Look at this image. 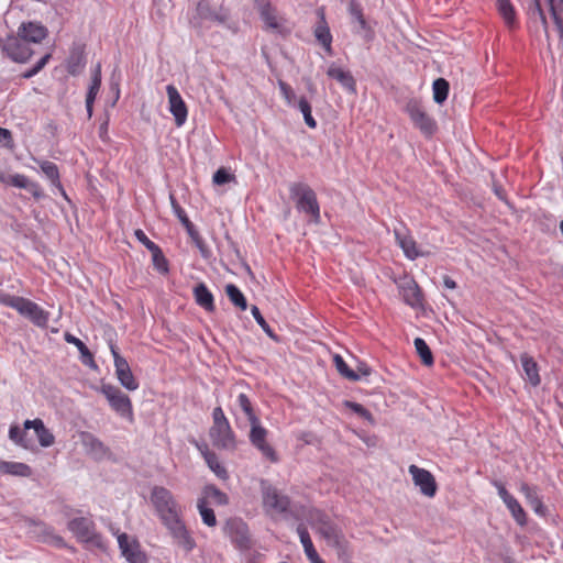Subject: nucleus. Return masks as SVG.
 I'll list each match as a JSON object with an SVG mask.
<instances>
[{"instance_id": "obj_63", "label": "nucleus", "mask_w": 563, "mask_h": 563, "mask_svg": "<svg viewBox=\"0 0 563 563\" xmlns=\"http://www.w3.org/2000/svg\"><path fill=\"white\" fill-rule=\"evenodd\" d=\"M347 12L351 18H355L363 12V8L357 0H347Z\"/></svg>"}, {"instance_id": "obj_23", "label": "nucleus", "mask_w": 563, "mask_h": 563, "mask_svg": "<svg viewBox=\"0 0 563 563\" xmlns=\"http://www.w3.org/2000/svg\"><path fill=\"white\" fill-rule=\"evenodd\" d=\"M119 548L130 563H143L144 555L140 552L139 545L134 540H130L126 533L118 534Z\"/></svg>"}, {"instance_id": "obj_42", "label": "nucleus", "mask_w": 563, "mask_h": 563, "mask_svg": "<svg viewBox=\"0 0 563 563\" xmlns=\"http://www.w3.org/2000/svg\"><path fill=\"white\" fill-rule=\"evenodd\" d=\"M504 504L506 505V507L510 511L512 518L515 519V521L518 525L525 526L527 523L526 511L523 510V508L521 507V505L515 497L510 498L509 500H507Z\"/></svg>"}, {"instance_id": "obj_25", "label": "nucleus", "mask_w": 563, "mask_h": 563, "mask_svg": "<svg viewBox=\"0 0 563 563\" xmlns=\"http://www.w3.org/2000/svg\"><path fill=\"white\" fill-rule=\"evenodd\" d=\"M101 86V64L98 63L91 73V82L88 87L87 96H86V110L88 118L92 117L93 112V102L96 97L100 90Z\"/></svg>"}, {"instance_id": "obj_4", "label": "nucleus", "mask_w": 563, "mask_h": 563, "mask_svg": "<svg viewBox=\"0 0 563 563\" xmlns=\"http://www.w3.org/2000/svg\"><path fill=\"white\" fill-rule=\"evenodd\" d=\"M261 493L263 508L271 517L289 511L290 498L265 479L261 481Z\"/></svg>"}, {"instance_id": "obj_50", "label": "nucleus", "mask_w": 563, "mask_h": 563, "mask_svg": "<svg viewBox=\"0 0 563 563\" xmlns=\"http://www.w3.org/2000/svg\"><path fill=\"white\" fill-rule=\"evenodd\" d=\"M186 231H187L188 235L190 236L191 241L194 242V244L200 251L201 255L203 257H208L209 250H208L203 239L201 238L199 232L196 230L195 225L192 223L187 225Z\"/></svg>"}, {"instance_id": "obj_28", "label": "nucleus", "mask_w": 563, "mask_h": 563, "mask_svg": "<svg viewBox=\"0 0 563 563\" xmlns=\"http://www.w3.org/2000/svg\"><path fill=\"white\" fill-rule=\"evenodd\" d=\"M394 233L398 245L401 247L407 258L416 260L417 257L422 255L418 251L416 241L412 239V236L406 234L405 232L398 229H395Z\"/></svg>"}, {"instance_id": "obj_9", "label": "nucleus", "mask_w": 563, "mask_h": 563, "mask_svg": "<svg viewBox=\"0 0 563 563\" xmlns=\"http://www.w3.org/2000/svg\"><path fill=\"white\" fill-rule=\"evenodd\" d=\"M181 517L183 516H179L177 518L165 521L163 525L172 536L174 543L178 545L184 552L189 553L196 548V541L192 538L190 531L187 529Z\"/></svg>"}, {"instance_id": "obj_13", "label": "nucleus", "mask_w": 563, "mask_h": 563, "mask_svg": "<svg viewBox=\"0 0 563 563\" xmlns=\"http://www.w3.org/2000/svg\"><path fill=\"white\" fill-rule=\"evenodd\" d=\"M111 353L114 360L115 375L120 384L128 390H135L139 388L128 361L119 354L114 345H111Z\"/></svg>"}, {"instance_id": "obj_37", "label": "nucleus", "mask_w": 563, "mask_h": 563, "mask_svg": "<svg viewBox=\"0 0 563 563\" xmlns=\"http://www.w3.org/2000/svg\"><path fill=\"white\" fill-rule=\"evenodd\" d=\"M322 536L324 539L333 547L338 549H342L345 544V540L342 536V533L334 527L333 525L329 522H324L323 526L320 529Z\"/></svg>"}, {"instance_id": "obj_45", "label": "nucleus", "mask_w": 563, "mask_h": 563, "mask_svg": "<svg viewBox=\"0 0 563 563\" xmlns=\"http://www.w3.org/2000/svg\"><path fill=\"white\" fill-rule=\"evenodd\" d=\"M26 430H23L18 426H11L9 429V438L18 445L23 449H30L32 446V441L26 438Z\"/></svg>"}, {"instance_id": "obj_62", "label": "nucleus", "mask_w": 563, "mask_h": 563, "mask_svg": "<svg viewBox=\"0 0 563 563\" xmlns=\"http://www.w3.org/2000/svg\"><path fill=\"white\" fill-rule=\"evenodd\" d=\"M352 22L357 24V26H358L356 30L357 33L371 31L369 25L363 14V12L361 14L356 15L355 18H352Z\"/></svg>"}, {"instance_id": "obj_55", "label": "nucleus", "mask_w": 563, "mask_h": 563, "mask_svg": "<svg viewBox=\"0 0 563 563\" xmlns=\"http://www.w3.org/2000/svg\"><path fill=\"white\" fill-rule=\"evenodd\" d=\"M23 297L13 296L7 292L0 291V303L18 310Z\"/></svg>"}, {"instance_id": "obj_14", "label": "nucleus", "mask_w": 563, "mask_h": 563, "mask_svg": "<svg viewBox=\"0 0 563 563\" xmlns=\"http://www.w3.org/2000/svg\"><path fill=\"white\" fill-rule=\"evenodd\" d=\"M16 311L21 316L27 318L36 327H47L49 320V312L41 308L37 303L26 298H23Z\"/></svg>"}, {"instance_id": "obj_2", "label": "nucleus", "mask_w": 563, "mask_h": 563, "mask_svg": "<svg viewBox=\"0 0 563 563\" xmlns=\"http://www.w3.org/2000/svg\"><path fill=\"white\" fill-rule=\"evenodd\" d=\"M151 503L154 506L162 523L183 516L181 507L174 497L173 493L163 486H154L152 488Z\"/></svg>"}, {"instance_id": "obj_5", "label": "nucleus", "mask_w": 563, "mask_h": 563, "mask_svg": "<svg viewBox=\"0 0 563 563\" xmlns=\"http://www.w3.org/2000/svg\"><path fill=\"white\" fill-rule=\"evenodd\" d=\"M255 8L263 21L265 29L278 34L289 32L287 20L282 15L277 8L269 0H255Z\"/></svg>"}, {"instance_id": "obj_31", "label": "nucleus", "mask_w": 563, "mask_h": 563, "mask_svg": "<svg viewBox=\"0 0 563 563\" xmlns=\"http://www.w3.org/2000/svg\"><path fill=\"white\" fill-rule=\"evenodd\" d=\"M297 532L310 563H324L317 553L307 528L303 525H299L297 527Z\"/></svg>"}, {"instance_id": "obj_46", "label": "nucleus", "mask_w": 563, "mask_h": 563, "mask_svg": "<svg viewBox=\"0 0 563 563\" xmlns=\"http://www.w3.org/2000/svg\"><path fill=\"white\" fill-rule=\"evenodd\" d=\"M197 508L201 516L202 522L208 527H214L217 525V518L213 509L207 506L205 498H199L197 501Z\"/></svg>"}, {"instance_id": "obj_47", "label": "nucleus", "mask_w": 563, "mask_h": 563, "mask_svg": "<svg viewBox=\"0 0 563 563\" xmlns=\"http://www.w3.org/2000/svg\"><path fill=\"white\" fill-rule=\"evenodd\" d=\"M433 100L441 104L443 103L449 95V82L444 78H438L433 81Z\"/></svg>"}, {"instance_id": "obj_40", "label": "nucleus", "mask_w": 563, "mask_h": 563, "mask_svg": "<svg viewBox=\"0 0 563 563\" xmlns=\"http://www.w3.org/2000/svg\"><path fill=\"white\" fill-rule=\"evenodd\" d=\"M82 444L95 456H103L107 453L106 445L95 435L87 433L82 438Z\"/></svg>"}, {"instance_id": "obj_38", "label": "nucleus", "mask_w": 563, "mask_h": 563, "mask_svg": "<svg viewBox=\"0 0 563 563\" xmlns=\"http://www.w3.org/2000/svg\"><path fill=\"white\" fill-rule=\"evenodd\" d=\"M520 492L525 495L528 504L533 508L537 514H543V503L538 495V489L526 483L520 485Z\"/></svg>"}, {"instance_id": "obj_64", "label": "nucleus", "mask_w": 563, "mask_h": 563, "mask_svg": "<svg viewBox=\"0 0 563 563\" xmlns=\"http://www.w3.org/2000/svg\"><path fill=\"white\" fill-rule=\"evenodd\" d=\"M212 419H213V424L212 426H217V424H222V423H228L229 422L228 419L225 418L224 412H223L221 407H217V408L213 409Z\"/></svg>"}, {"instance_id": "obj_57", "label": "nucleus", "mask_w": 563, "mask_h": 563, "mask_svg": "<svg viewBox=\"0 0 563 563\" xmlns=\"http://www.w3.org/2000/svg\"><path fill=\"white\" fill-rule=\"evenodd\" d=\"M345 405L347 408H350L353 412H355L360 417H362L368 421H372V419H373L372 413L363 405L353 402V401H346Z\"/></svg>"}, {"instance_id": "obj_17", "label": "nucleus", "mask_w": 563, "mask_h": 563, "mask_svg": "<svg viewBox=\"0 0 563 563\" xmlns=\"http://www.w3.org/2000/svg\"><path fill=\"white\" fill-rule=\"evenodd\" d=\"M166 92L168 97L169 111L175 118L176 125L181 126L186 122L188 115L186 103L175 86L168 85L166 87Z\"/></svg>"}, {"instance_id": "obj_20", "label": "nucleus", "mask_w": 563, "mask_h": 563, "mask_svg": "<svg viewBox=\"0 0 563 563\" xmlns=\"http://www.w3.org/2000/svg\"><path fill=\"white\" fill-rule=\"evenodd\" d=\"M327 75L336 80L349 93H356V81L350 70L332 63L327 69Z\"/></svg>"}, {"instance_id": "obj_24", "label": "nucleus", "mask_w": 563, "mask_h": 563, "mask_svg": "<svg viewBox=\"0 0 563 563\" xmlns=\"http://www.w3.org/2000/svg\"><path fill=\"white\" fill-rule=\"evenodd\" d=\"M119 548L130 563H143L144 555L140 552L139 545L134 540H130L126 533L118 534Z\"/></svg>"}, {"instance_id": "obj_33", "label": "nucleus", "mask_w": 563, "mask_h": 563, "mask_svg": "<svg viewBox=\"0 0 563 563\" xmlns=\"http://www.w3.org/2000/svg\"><path fill=\"white\" fill-rule=\"evenodd\" d=\"M0 473L20 477H30L32 475V470L25 463L0 461Z\"/></svg>"}, {"instance_id": "obj_60", "label": "nucleus", "mask_w": 563, "mask_h": 563, "mask_svg": "<svg viewBox=\"0 0 563 563\" xmlns=\"http://www.w3.org/2000/svg\"><path fill=\"white\" fill-rule=\"evenodd\" d=\"M278 87L287 103L291 104L296 97L292 88L283 80H279Z\"/></svg>"}, {"instance_id": "obj_15", "label": "nucleus", "mask_w": 563, "mask_h": 563, "mask_svg": "<svg viewBox=\"0 0 563 563\" xmlns=\"http://www.w3.org/2000/svg\"><path fill=\"white\" fill-rule=\"evenodd\" d=\"M3 51L18 63H25L33 54L30 45L20 35L8 37L3 44Z\"/></svg>"}, {"instance_id": "obj_21", "label": "nucleus", "mask_w": 563, "mask_h": 563, "mask_svg": "<svg viewBox=\"0 0 563 563\" xmlns=\"http://www.w3.org/2000/svg\"><path fill=\"white\" fill-rule=\"evenodd\" d=\"M23 427L25 430H34L41 446L48 448L55 443L54 434L51 432L49 429L45 427L43 420H41L40 418H36L34 420H25Z\"/></svg>"}, {"instance_id": "obj_18", "label": "nucleus", "mask_w": 563, "mask_h": 563, "mask_svg": "<svg viewBox=\"0 0 563 563\" xmlns=\"http://www.w3.org/2000/svg\"><path fill=\"white\" fill-rule=\"evenodd\" d=\"M228 534L239 549H249L251 539L249 528L245 522L240 519H232L227 523Z\"/></svg>"}, {"instance_id": "obj_51", "label": "nucleus", "mask_w": 563, "mask_h": 563, "mask_svg": "<svg viewBox=\"0 0 563 563\" xmlns=\"http://www.w3.org/2000/svg\"><path fill=\"white\" fill-rule=\"evenodd\" d=\"M298 109L300 110V112L303 115L305 123L309 128L314 129L317 126V122L311 114V106L306 98L299 99Z\"/></svg>"}, {"instance_id": "obj_26", "label": "nucleus", "mask_w": 563, "mask_h": 563, "mask_svg": "<svg viewBox=\"0 0 563 563\" xmlns=\"http://www.w3.org/2000/svg\"><path fill=\"white\" fill-rule=\"evenodd\" d=\"M18 35H20L30 45V43H40L44 40L47 35V30L38 23L29 22L23 23L19 27Z\"/></svg>"}, {"instance_id": "obj_19", "label": "nucleus", "mask_w": 563, "mask_h": 563, "mask_svg": "<svg viewBox=\"0 0 563 563\" xmlns=\"http://www.w3.org/2000/svg\"><path fill=\"white\" fill-rule=\"evenodd\" d=\"M210 437L213 443L225 450H233L235 448V438L230 423H222L212 426L210 429Z\"/></svg>"}, {"instance_id": "obj_56", "label": "nucleus", "mask_w": 563, "mask_h": 563, "mask_svg": "<svg viewBox=\"0 0 563 563\" xmlns=\"http://www.w3.org/2000/svg\"><path fill=\"white\" fill-rule=\"evenodd\" d=\"M170 203L172 208L179 219V221L183 223V225L186 228L187 225L191 224L192 222L188 219L185 210L179 206V203L176 201L173 195H170Z\"/></svg>"}, {"instance_id": "obj_16", "label": "nucleus", "mask_w": 563, "mask_h": 563, "mask_svg": "<svg viewBox=\"0 0 563 563\" xmlns=\"http://www.w3.org/2000/svg\"><path fill=\"white\" fill-rule=\"evenodd\" d=\"M409 473L412 476V481L416 486L420 488V492L427 497H433L437 493V483L433 475L417 465L409 466Z\"/></svg>"}, {"instance_id": "obj_52", "label": "nucleus", "mask_w": 563, "mask_h": 563, "mask_svg": "<svg viewBox=\"0 0 563 563\" xmlns=\"http://www.w3.org/2000/svg\"><path fill=\"white\" fill-rule=\"evenodd\" d=\"M151 254L154 267L162 274L168 273V262L159 246L152 251Z\"/></svg>"}, {"instance_id": "obj_3", "label": "nucleus", "mask_w": 563, "mask_h": 563, "mask_svg": "<svg viewBox=\"0 0 563 563\" xmlns=\"http://www.w3.org/2000/svg\"><path fill=\"white\" fill-rule=\"evenodd\" d=\"M67 528L79 542L100 550H106V542L102 536L97 532L92 519L88 517H75L68 521Z\"/></svg>"}, {"instance_id": "obj_54", "label": "nucleus", "mask_w": 563, "mask_h": 563, "mask_svg": "<svg viewBox=\"0 0 563 563\" xmlns=\"http://www.w3.org/2000/svg\"><path fill=\"white\" fill-rule=\"evenodd\" d=\"M252 316L254 317L257 324L263 329V331L271 338L275 339L276 335L269 324L266 322L264 317L262 316L260 309L256 306L251 308Z\"/></svg>"}, {"instance_id": "obj_39", "label": "nucleus", "mask_w": 563, "mask_h": 563, "mask_svg": "<svg viewBox=\"0 0 563 563\" xmlns=\"http://www.w3.org/2000/svg\"><path fill=\"white\" fill-rule=\"evenodd\" d=\"M64 338L67 343L74 344L78 349L84 364L95 366L93 355L81 340L68 332L65 333Z\"/></svg>"}, {"instance_id": "obj_7", "label": "nucleus", "mask_w": 563, "mask_h": 563, "mask_svg": "<svg viewBox=\"0 0 563 563\" xmlns=\"http://www.w3.org/2000/svg\"><path fill=\"white\" fill-rule=\"evenodd\" d=\"M100 391L107 398L110 407L120 417L133 421V408L130 397L120 388L111 384H103Z\"/></svg>"}, {"instance_id": "obj_58", "label": "nucleus", "mask_w": 563, "mask_h": 563, "mask_svg": "<svg viewBox=\"0 0 563 563\" xmlns=\"http://www.w3.org/2000/svg\"><path fill=\"white\" fill-rule=\"evenodd\" d=\"M134 235L137 239V241L141 242L150 252L155 251V249L158 247L157 244H155L146 236L143 230H135Z\"/></svg>"}, {"instance_id": "obj_59", "label": "nucleus", "mask_w": 563, "mask_h": 563, "mask_svg": "<svg viewBox=\"0 0 563 563\" xmlns=\"http://www.w3.org/2000/svg\"><path fill=\"white\" fill-rule=\"evenodd\" d=\"M234 179V176L228 173L224 168L218 169L213 175V183L216 185H224Z\"/></svg>"}, {"instance_id": "obj_48", "label": "nucleus", "mask_w": 563, "mask_h": 563, "mask_svg": "<svg viewBox=\"0 0 563 563\" xmlns=\"http://www.w3.org/2000/svg\"><path fill=\"white\" fill-rule=\"evenodd\" d=\"M26 180L27 177L22 174H9L0 170V181L4 185L23 189V187H26Z\"/></svg>"}, {"instance_id": "obj_22", "label": "nucleus", "mask_w": 563, "mask_h": 563, "mask_svg": "<svg viewBox=\"0 0 563 563\" xmlns=\"http://www.w3.org/2000/svg\"><path fill=\"white\" fill-rule=\"evenodd\" d=\"M119 548L130 563H143L144 555L140 552L139 545L134 540H130L126 533L118 534Z\"/></svg>"}, {"instance_id": "obj_34", "label": "nucleus", "mask_w": 563, "mask_h": 563, "mask_svg": "<svg viewBox=\"0 0 563 563\" xmlns=\"http://www.w3.org/2000/svg\"><path fill=\"white\" fill-rule=\"evenodd\" d=\"M321 21L314 29V36L317 41L323 46V48L331 54L332 53V35L330 29L325 22L323 12L320 13Z\"/></svg>"}, {"instance_id": "obj_36", "label": "nucleus", "mask_w": 563, "mask_h": 563, "mask_svg": "<svg viewBox=\"0 0 563 563\" xmlns=\"http://www.w3.org/2000/svg\"><path fill=\"white\" fill-rule=\"evenodd\" d=\"M497 9L501 15L505 24L509 29H515L517 25V14L514 4L510 0H497Z\"/></svg>"}, {"instance_id": "obj_10", "label": "nucleus", "mask_w": 563, "mask_h": 563, "mask_svg": "<svg viewBox=\"0 0 563 563\" xmlns=\"http://www.w3.org/2000/svg\"><path fill=\"white\" fill-rule=\"evenodd\" d=\"M251 430L249 434L250 442L256 448L264 457L273 463L278 461V456L274 448L267 443L268 431L261 424L260 419L250 421Z\"/></svg>"}, {"instance_id": "obj_44", "label": "nucleus", "mask_w": 563, "mask_h": 563, "mask_svg": "<svg viewBox=\"0 0 563 563\" xmlns=\"http://www.w3.org/2000/svg\"><path fill=\"white\" fill-rule=\"evenodd\" d=\"M225 294L234 306L239 307L241 310H246V308H247L246 299H245L244 295L242 294V291L235 285H233V284L227 285Z\"/></svg>"}, {"instance_id": "obj_27", "label": "nucleus", "mask_w": 563, "mask_h": 563, "mask_svg": "<svg viewBox=\"0 0 563 563\" xmlns=\"http://www.w3.org/2000/svg\"><path fill=\"white\" fill-rule=\"evenodd\" d=\"M38 165L43 174L51 181L52 187L57 189L63 195V197L67 199V195L60 183V176L57 165L51 161H38Z\"/></svg>"}, {"instance_id": "obj_1", "label": "nucleus", "mask_w": 563, "mask_h": 563, "mask_svg": "<svg viewBox=\"0 0 563 563\" xmlns=\"http://www.w3.org/2000/svg\"><path fill=\"white\" fill-rule=\"evenodd\" d=\"M289 195L299 212L309 216L314 223L320 222V206L317 195L308 184L292 183L289 186Z\"/></svg>"}, {"instance_id": "obj_6", "label": "nucleus", "mask_w": 563, "mask_h": 563, "mask_svg": "<svg viewBox=\"0 0 563 563\" xmlns=\"http://www.w3.org/2000/svg\"><path fill=\"white\" fill-rule=\"evenodd\" d=\"M23 528L27 536L32 539H35L38 542L47 543L56 548H65V540L55 533L54 528L42 522L35 521L30 518H25L22 520Z\"/></svg>"}, {"instance_id": "obj_61", "label": "nucleus", "mask_w": 563, "mask_h": 563, "mask_svg": "<svg viewBox=\"0 0 563 563\" xmlns=\"http://www.w3.org/2000/svg\"><path fill=\"white\" fill-rule=\"evenodd\" d=\"M23 189L30 191L37 200L44 197L41 186L37 183L31 181L29 178L26 180V187H23Z\"/></svg>"}, {"instance_id": "obj_43", "label": "nucleus", "mask_w": 563, "mask_h": 563, "mask_svg": "<svg viewBox=\"0 0 563 563\" xmlns=\"http://www.w3.org/2000/svg\"><path fill=\"white\" fill-rule=\"evenodd\" d=\"M333 363L335 365V368L336 371L340 373L341 376H343L344 378L351 380V382H357L360 380V375L351 369L347 364L345 363V361L343 360V357L339 354H335L333 356Z\"/></svg>"}, {"instance_id": "obj_41", "label": "nucleus", "mask_w": 563, "mask_h": 563, "mask_svg": "<svg viewBox=\"0 0 563 563\" xmlns=\"http://www.w3.org/2000/svg\"><path fill=\"white\" fill-rule=\"evenodd\" d=\"M201 498H205L206 501H207V499H211L214 504L221 505V506L228 505V503H229L228 495L225 493H223L222 490H220L214 485L205 486L202 489Z\"/></svg>"}, {"instance_id": "obj_12", "label": "nucleus", "mask_w": 563, "mask_h": 563, "mask_svg": "<svg viewBox=\"0 0 563 563\" xmlns=\"http://www.w3.org/2000/svg\"><path fill=\"white\" fill-rule=\"evenodd\" d=\"M397 286L405 303L412 308L422 306L423 297L421 289L412 277H400L397 282Z\"/></svg>"}, {"instance_id": "obj_11", "label": "nucleus", "mask_w": 563, "mask_h": 563, "mask_svg": "<svg viewBox=\"0 0 563 563\" xmlns=\"http://www.w3.org/2000/svg\"><path fill=\"white\" fill-rule=\"evenodd\" d=\"M406 111L409 114L413 124L426 135L430 136L437 130V124L430 118L421 104L417 100H410L406 106Z\"/></svg>"}, {"instance_id": "obj_49", "label": "nucleus", "mask_w": 563, "mask_h": 563, "mask_svg": "<svg viewBox=\"0 0 563 563\" xmlns=\"http://www.w3.org/2000/svg\"><path fill=\"white\" fill-rule=\"evenodd\" d=\"M413 343H415L416 351H417L418 355L420 356L422 363L427 366L432 365L433 356H432L431 350L428 346V344L426 343V341L421 338H416Z\"/></svg>"}, {"instance_id": "obj_29", "label": "nucleus", "mask_w": 563, "mask_h": 563, "mask_svg": "<svg viewBox=\"0 0 563 563\" xmlns=\"http://www.w3.org/2000/svg\"><path fill=\"white\" fill-rule=\"evenodd\" d=\"M192 292L198 306L209 312L216 309L213 295L203 283L196 285Z\"/></svg>"}, {"instance_id": "obj_53", "label": "nucleus", "mask_w": 563, "mask_h": 563, "mask_svg": "<svg viewBox=\"0 0 563 563\" xmlns=\"http://www.w3.org/2000/svg\"><path fill=\"white\" fill-rule=\"evenodd\" d=\"M238 405L239 407L242 409V411L246 415L249 421H252V420H255L257 419L258 417L255 415L254 412V409H253V406L251 404V400L249 399V397L241 393L239 396H238Z\"/></svg>"}, {"instance_id": "obj_8", "label": "nucleus", "mask_w": 563, "mask_h": 563, "mask_svg": "<svg viewBox=\"0 0 563 563\" xmlns=\"http://www.w3.org/2000/svg\"><path fill=\"white\" fill-rule=\"evenodd\" d=\"M228 20V13L222 10H213L207 0L197 3L196 13L190 23L196 29H202L207 24H223Z\"/></svg>"}, {"instance_id": "obj_35", "label": "nucleus", "mask_w": 563, "mask_h": 563, "mask_svg": "<svg viewBox=\"0 0 563 563\" xmlns=\"http://www.w3.org/2000/svg\"><path fill=\"white\" fill-rule=\"evenodd\" d=\"M85 65L86 56L84 49L80 47L74 48L67 59V71L76 76L84 69Z\"/></svg>"}, {"instance_id": "obj_32", "label": "nucleus", "mask_w": 563, "mask_h": 563, "mask_svg": "<svg viewBox=\"0 0 563 563\" xmlns=\"http://www.w3.org/2000/svg\"><path fill=\"white\" fill-rule=\"evenodd\" d=\"M202 453L205 461L209 468L221 479L228 478V472L225 467L220 463L217 454L208 450L206 445H197Z\"/></svg>"}, {"instance_id": "obj_30", "label": "nucleus", "mask_w": 563, "mask_h": 563, "mask_svg": "<svg viewBox=\"0 0 563 563\" xmlns=\"http://www.w3.org/2000/svg\"><path fill=\"white\" fill-rule=\"evenodd\" d=\"M520 362L525 379L532 386H538L540 384V375L537 362L527 353L520 355Z\"/></svg>"}]
</instances>
